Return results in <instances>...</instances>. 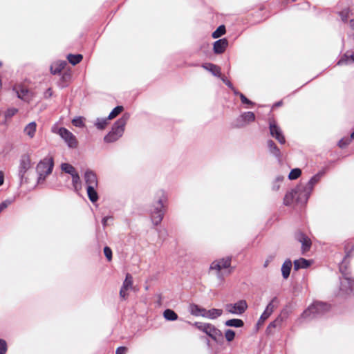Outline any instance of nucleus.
Returning a JSON list of instances; mask_svg holds the SVG:
<instances>
[{
	"label": "nucleus",
	"mask_w": 354,
	"mask_h": 354,
	"mask_svg": "<svg viewBox=\"0 0 354 354\" xmlns=\"http://www.w3.org/2000/svg\"><path fill=\"white\" fill-rule=\"evenodd\" d=\"M324 171H320L306 183H300L291 191L286 193L283 198V204L286 206L292 205L293 203L305 205L315 185H317L324 175Z\"/></svg>",
	"instance_id": "nucleus-1"
},
{
	"label": "nucleus",
	"mask_w": 354,
	"mask_h": 354,
	"mask_svg": "<svg viewBox=\"0 0 354 354\" xmlns=\"http://www.w3.org/2000/svg\"><path fill=\"white\" fill-rule=\"evenodd\" d=\"M330 308V305L325 302L315 301L301 313L297 322L302 324L321 317L329 311Z\"/></svg>",
	"instance_id": "nucleus-2"
},
{
	"label": "nucleus",
	"mask_w": 354,
	"mask_h": 354,
	"mask_svg": "<svg viewBox=\"0 0 354 354\" xmlns=\"http://www.w3.org/2000/svg\"><path fill=\"white\" fill-rule=\"evenodd\" d=\"M130 118V114L125 113L113 125L111 130L104 138L105 142L111 143L121 138L124 131V127Z\"/></svg>",
	"instance_id": "nucleus-3"
},
{
	"label": "nucleus",
	"mask_w": 354,
	"mask_h": 354,
	"mask_svg": "<svg viewBox=\"0 0 354 354\" xmlns=\"http://www.w3.org/2000/svg\"><path fill=\"white\" fill-rule=\"evenodd\" d=\"M53 167L54 160L51 156H47L39 162L36 167L38 174L37 184L45 181L46 178L52 173Z\"/></svg>",
	"instance_id": "nucleus-4"
},
{
	"label": "nucleus",
	"mask_w": 354,
	"mask_h": 354,
	"mask_svg": "<svg viewBox=\"0 0 354 354\" xmlns=\"http://www.w3.org/2000/svg\"><path fill=\"white\" fill-rule=\"evenodd\" d=\"M167 197L163 191H160L158 193V199L151 205L150 208V212H154V213H158L157 216H153V224L155 225H159L164 217V204L167 202Z\"/></svg>",
	"instance_id": "nucleus-5"
},
{
	"label": "nucleus",
	"mask_w": 354,
	"mask_h": 354,
	"mask_svg": "<svg viewBox=\"0 0 354 354\" xmlns=\"http://www.w3.org/2000/svg\"><path fill=\"white\" fill-rule=\"evenodd\" d=\"M194 326L199 330L205 333L216 342H222L223 341V335L222 332L214 325L209 323L195 322Z\"/></svg>",
	"instance_id": "nucleus-6"
},
{
	"label": "nucleus",
	"mask_w": 354,
	"mask_h": 354,
	"mask_svg": "<svg viewBox=\"0 0 354 354\" xmlns=\"http://www.w3.org/2000/svg\"><path fill=\"white\" fill-rule=\"evenodd\" d=\"M231 257H227L218 260L214 261L209 267L210 270H215L216 272V276L219 279H223V275L221 274L222 269L228 268L231 266Z\"/></svg>",
	"instance_id": "nucleus-7"
},
{
	"label": "nucleus",
	"mask_w": 354,
	"mask_h": 354,
	"mask_svg": "<svg viewBox=\"0 0 354 354\" xmlns=\"http://www.w3.org/2000/svg\"><path fill=\"white\" fill-rule=\"evenodd\" d=\"M255 115L252 111L242 113L233 122L232 126L234 128H243L250 123L254 122Z\"/></svg>",
	"instance_id": "nucleus-8"
},
{
	"label": "nucleus",
	"mask_w": 354,
	"mask_h": 354,
	"mask_svg": "<svg viewBox=\"0 0 354 354\" xmlns=\"http://www.w3.org/2000/svg\"><path fill=\"white\" fill-rule=\"evenodd\" d=\"M31 167V160L28 154H24L21 156L19 170H18V176L20 179L21 184L24 182L27 181V178L25 177V174L27 171Z\"/></svg>",
	"instance_id": "nucleus-9"
},
{
	"label": "nucleus",
	"mask_w": 354,
	"mask_h": 354,
	"mask_svg": "<svg viewBox=\"0 0 354 354\" xmlns=\"http://www.w3.org/2000/svg\"><path fill=\"white\" fill-rule=\"evenodd\" d=\"M57 133L65 141L68 147L72 149L77 147V140L75 136L64 127H60L57 129Z\"/></svg>",
	"instance_id": "nucleus-10"
},
{
	"label": "nucleus",
	"mask_w": 354,
	"mask_h": 354,
	"mask_svg": "<svg viewBox=\"0 0 354 354\" xmlns=\"http://www.w3.org/2000/svg\"><path fill=\"white\" fill-rule=\"evenodd\" d=\"M248 308V304L245 300H239L234 304H227L225 305V310L229 313L233 315H242Z\"/></svg>",
	"instance_id": "nucleus-11"
},
{
	"label": "nucleus",
	"mask_w": 354,
	"mask_h": 354,
	"mask_svg": "<svg viewBox=\"0 0 354 354\" xmlns=\"http://www.w3.org/2000/svg\"><path fill=\"white\" fill-rule=\"evenodd\" d=\"M270 133L272 137L275 138L280 144L286 143V139L281 128L277 124L275 121H270L269 123Z\"/></svg>",
	"instance_id": "nucleus-12"
},
{
	"label": "nucleus",
	"mask_w": 354,
	"mask_h": 354,
	"mask_svg": "<svg viewBox=\"0 0 354 354\" xmlns=\"http://www.w3.org/2000/svg\"><path fill=\"white\" fill-rule=\"evenodd\" d=\"M295 237L297 241L301 243V251L303 254L309 251L312 245V242L310 239L307 235L301 232H297L295 233Z\"/></svg>",
	"instance_id": "nucleus-13"
},
{
	"label": "nucleus",
	"mask_w": 354,
	"mask_h": 354,
	"mask_svg": "<svg viewBox=\"0 0 354 354\" xmlns=\"http://www.w3.org/2000/svg\"><path fill=\"white\" fill-rule=\"evenodd\" d=\"M277 302V298L274 297L271 301L267 305L265 310L261 314L259 319L257 322V325H261L264 323V322L268 319V317L272 313L274 308L275 307L274 303Z\"/></svg>",
	"instance_id": "nucleus-14"
},
{
	"label": "nucleus",
	"mask_w": 354,
	"mask_h": 354,
	"mask_svg": "<svg viewBox=\"0 0 354 354\" xmlns=\"http://www.w3.org/2000/svg\"><path fill=\"white\" fill-rule=\"evenodd\" d=\"M133 288V277L132 276L127 273L126 274V277L124 281H123L122 286L120 290V297L122 299H126L127 294V291Z\"/></svg>",
	"instance_id": "nucleus-15"
},
{
	"label": "nucleus",
	"mask_w": 354,
	"mask_h": 354,
	"mask_svg": "<svg viewBox=\"0 0 354 354\" xmlns=\"http://www.w3.org/2000/svg\"><path fill=\"white\" fill-rule=\"evenodd\" d=\"M339 289L344 294H351L354 290V281L347 277L342 279Z\"/></svg>",
	"instance_id": "nucleus-16"
},
{
	"label": "nucleus",
	"mask_w": 354,
	"mask_h": 354,
	"mask_svg": "<svg viewBox=\"0 0 354 354\" xmlns=\"http://www.w3.org/2000/svg\"><path fill=\"white\" fill-rule=\"evenodd\" d=\"M84 178L86 184V187L98 186L97 175L92 170L87 169L84 173Z\"/></svg>",
	"instance_id": "nucleus-17"
},
{
	"label": "nucleus",
	"mask_w": 354,
	"mask_h": 354,
	"mask_svg": "<svg viewBox=\"0 0 354 354\" xmlns=\"http://www.w3.org/2000/svg\"><path fill=\"white\" fill-rule=\"evenodd\" d=\"M227 46H228V41L227 39L223 38V39L216 40L214 43V47H213L214 52L216 54H221L225 50Z\"/></svg>",
	"instance_id": "nucleus-18"
},
{
	"label": "nucleus",
	"mask_w": 354,
	"mask_h": 354,
	"mask_svg": "<svg viewBox=\"0 0 354 354\" xmlns=\"http://www.w3.org/2000/svg\"><path fill=\"white\" fill-rule=\"evenodd\" d=\"M14 90L15 91L17 97L22 100L28 102L30 100L31 95L28 88L20 86L15 87Z\"/></svg>",
	"instance_id": "nucleus-19"
},
{
	"label": "nucleus",
	"mask_w": 354,
	"mask_h": 354,
	"mask_svg": "<svg viewBox=\"0 0 354 354\" xmlns=\"http://www.w3.org/2000/svg\"><path fill=\"white\" fill-rule=\"evenodd\" d=\"M267 145L269 150V152L272 154L279 162L281 160V153L279 147L276 145L274 142L272 140H268L267 141Z\"/></svg>",
	"instance_id": "nucleus-20"
},
{
	"label": "nucleus",
	"mask_w": 354,
	"mask_h": 354,
	"mask_svg": "<svg viewBox=\"0 0 354 354\" xmlns=\"http://www.w3.org/2000/svg\"><path fill=\"white\" fill-rule=\"evenodd\" d=\"M202 67L209 71L214 76L216 77H221V68L218 66L217 65H215L212 63H205L202 64Z\"/></svg>",
	"instance_id": "nucleus-21"
},
{
	"label": "nucleus",
	"mask_w": 354,
	"mask_h": 354,
	"mask_svg": "<svg viewBox=\"0 0 354 354\" xmlns=\"http://www.w3.org/2000/svg\"><path fill=\"white\" fill-rule=\"evenodd\" d=\"M292 266V263L290 259H288L283 262L281 268L283 279H286L289 277Z\"/></svg>",
	"instance_id": "nucleus-22"
},
{
	"label": "nucleus",
	"mask_w": 354,
	"mask_h": 354,
	"mask_svg": "<svg viewBox=\"0 0 354 354\" xmlns=\"http://www.w3.org/2000/svg\"><path fill=\"white\" fill-rule=\"evenodd\" d=\"M66 65L67 62L66 61L55 62L50 66V72L53 75L59 74Z\"/></svg>",
	"instance_id": "nucleus-23"
},
{
	"label": "nucleus",
	"mask_w": 354,
	"mask_h": 354,
	"mask_svg": "<svg viewBox=\"0 0 354 354\" xmlns=\"http://www.w3.org/2000/svg\"><path fill=\"white\" fill-rule=\"evenodd\" d=\"M223 314V310L212 308L210 310H206L205 314L203 315V317L214 319L221 316Z\"/></svg>",
	"instance_id": "nucleus-24"
},
{
	"label": "nucleus",
	"mask_w": 354,
	"mask_h": 354,
	"mask_svg": "<svg viewBox=\"0 0 354 354\" xmlns=\"http://www.w3.org/2000/svg\"><path fill=\"white\" fill-rule=\"evenodd\" d=\"M310 266V261L304 258H300L294 261V269L295 270H299V269H305L308 268Z\"/></svg>",
	"instance_id": "nucleus-25"
},
{
	"label": "nucleus",
	"mask_w": 354,
	"mask_h": 354,
	"mask_svg": "<svg viewBox=\"0 0 354 354\" xmlns=\"http://www.w3.org/2000/svg\"><path fill=\"white\" fill-rule=\"evenodd\" d=\"M189 313L194 316H201L203 317V314H205L206 309L200 307L197 304H190L189 307Z\"/></svg>",
	"instance_id": "nucleus-26"
},
{
	"label": "nucleus",
	"mask_w": 354,
	"mask_h": 354,
	"mask_svg": "<svg viewBox=\"0 0 354 354\" xmlns=\"http://www.w3.org/2000/svg\"><path fill=\"white\" fill-rule=\"evenodd\" d=\"M36 129V122H31L25 127L24 131L30 138H32L35 136Z\"/></svg>",
	"instance_id": "nucleus-27"
},
{
	"label": "nucleus",
	"mask_w": 354,
	"mask_h": 354,
	"mask_svg": "<svg viewBox=\"0 0 354 354\" xmlns=\"http://www.w3.org/2000/svg\"><path fill=\"white\" fill-rule=\"evenodd\" d=\"M97 187H86L88 197L89 198V200L93 203L97 202L99 198L98 194L96 191Z\"/></svg>",
	"instance_id": "nucleus-28"
},
{
	"label": "nucleus",
	"mask_w": 354,
	"mask_h": 354,
	"mask_svg": "<svg viewBox=\"0 0 354 354\" xmlns=\"http://www.w3.org/2000/svg\"><path fill=\"white\" fill-rule=\"evenodd\" d=\"M354 62V53L348 55V53H345L338 61L337 65H348Z\"/></svg>",
	"instance_id": "nucleus-29"
},
{
	"label": "nucleus",
	"mask_w": 354,
	"mask_h": 354,
	"mask_svg": "<svg viewBox=\"0 0 354 354\" xmlns=\"http://www.w3.org/2000/svg\"><path fill=\"white\" fill-rule=\"evenodd\" d=\"M226 326L241 328L244 326V322L240 319H228L225 322Z\"/></svg>",
	"instance_id": "nucleus-30"
},
{
	"label": "nucleus",
	"mask_w": 354,
	"mask_h": 354,
	"mask_svg": "<svg viewBox=\"0 0 354 354\" xmlns=\"http://www.w3.org/2000/svg\"><path fill=\"white\" fill-rule=\"evenodd\" d=\"M109 120H110V119H108V117L106 118H97L95 122V126L97 129L103 130L107 126Z\"/></svg>",
	"instance_id": "nucleus-31"
},
{
	"label": "nucleus",
	"mask_w": 354,
	"mask_h": 354,
	"mask_svg": "<svg viewBox=\"0 0 354 354\" xmlns=\"http://www.w3.org/2000/svg\"><path fill=\"white\" fill-rule=\"evenodd\" d=\"M82 58L83 57L81 54H68L67 55V59L73 66L80 63L82 61Z\"/></svg>",
	"instance_id": "nucleus-32"
},
{
	"label": "nucleus",
	"mask_w": 354,
	"mask_h": 354,
	"mask_svg": "<svg viewBox=\"0 0 354 354\" xmlns=\"http://www.w3.org/2000/svg\"><path fill=\"white\" fill-rule=\"evenodd\" d=\"M163 316L168 321H175L178 319V315L171 309H166L163 313Z\"/></svg>",
	"instance_id": "nucleus-33"
},
{
	"label": "nucleus",
	"mask_w": 354,
	"mask_h": 354,
	"mask_svg": "<svg viewBox=\"0 0 354 354\" xmlns=\"http://www.w3.org/2000/svg\"><path fill=\"white\" fill-rule=\"evenodd\" d=\"M61 169L63 171L71 176L77 172L75 167L69 163H62L61 165Z\"/></svg>",
	"instance_id": "nucleus-34"
},
{
	"label": "nucleus",
	"mask_w": 354,
	"mask_h": 354,
	"mask_svg": "<svg viewBox=\"0 0 354 354\" xmlns=\"http://www.w3.org/2000/svg\"><path fill=\"white\" fill-rule=\"evenodd\" d=\"M124 107L122 106H115L109 113L108 119L112 120L117 117L120 113L122 112Z\"/></svg>",
	"instance_id": "nucleus-35"
},
{
	"label": "nucleus",
	"mask_w": 354,
	"mask_h": 354,
	"mask_svg": "<svg viewBox=\"0 0 354 354\" xmlns=\"http://www.w3.org/2000/svg\"><path fill=\"white\" fill-rule=\"evenodd\" d=\"M225 33V27L224 25L219 26L212 33L213 38H218Z\"/></svg>",
	"instance_id": "nucleus-36"
},
{
	"label": "nucleus",
	"mask_w": 354,
	"mask_h": 354,
	"mask_svg": "<svg viewBox=\"0 0 354 354\" xmlns=\"http://www.w3.org/2000/svg\"><path fill=\"white\" fill-rule=\"evenodd\" d=\"M301 171L300 169H299V168L292 169L288 175V178L290 180H295V179L298 178L301 176Z\"/></svg>",
	"instance_id": "nucleus-37"
},
{
	"label": "nucleus",
	"mask_w": 354,
	"mask_h": 354,
	"mask_svg": "<svg viewBox=\"0 0 354 354\" xmlns=\"http://www.w3.org/2000/svg\"><path fill=\"white\" fill-rule=\"evenodd\" d=\"M225 337L227 342H232L235 337V332L231 329L225 331Z\"/></svg>",
	"instance_id": "nucleus-38"
},
{
	"label": "nucleus",
	"mask_w": 354,
	"mask_h": 354,
	"mask_svg": "<svg viewBox=\"0 0 354 354\" xmlns=\"http://www.w3.org/2000/svg\"><path fill=\"white\" fill-rule=\"evenodd\" d=\"M72 124L77 127H82L84 126L83 118L82 117H77L72 120Z\"/></svg>",
	"instance_id": "nucleus-39"
},
{
	"label": "nucleus",
	"mask_w": 354,
	"mask_h": 354,
	"mask_svg": "<svg viewBox=\"0 0 354 354\" xmlns=\"http://www.w3.org/2000/svg\"><path fill=\"white\" fill-rule=\"evenodd\" d=\"M13 200L6 199L0 203V213L12 204Z\"/></svg>",
	"instance_id": "nucleus-40"
},
{
	"label": "nucleus",
	"mask_w": 354,
	"mask_h": 354,
	"mask_svg": "<svg viewBox=\"0 0 354 354\" xmlns=\"http://www.w3.org/2000/svg\"><path fill=\"white\" fill-rule=\"evenodd\" d=\"M353 251H354V245L353 244H347L345 246L346 256H345L344 260L347 257H350L351 256V252Z\"/></svg>",
	"instance_id": "nucleus-41"
},
{
	"label": "nucleus",
	"mask_w": 354,
	"mask_h": 354,
	"mask_svg": "<svg viewBox=\"0 0 354 354\" xmlns=\"http://www.w3.org/2000/svg\"><path fill=\"white\" fill-rule=\"evenodd\" d=\"M8 346L6 340L0 339V354H6Z\"/></svg>",
	"instance_id": "nucleus-42"
},
{
	"label": "nucleus",
	"mask_w": 354,
	"mask_h": 354,
	"mask_svg": "<svg viewBox=\"0 0 354 354\" xmlns=\"http://www.w3.org/2000/svg\"><path fill=\"white\" fill-rule=\"evenodd\" d=\"M72 177V183L75 189L77 187V185L80 183V178L77 172L71 176Z\"/></svg>",
	"instance_id": "nucleus-43"
},
{
	"label": "nucleus",
	"mask_w": 354,
	"mask_h": 354,
	"mask_svg": "<svg viewBox=\"0 0 354 354\" xmlns=\"http://www.w3.org/2000/svg\"><path fill=\"white\" fill-rule=\"evenodd\" d=\"M104 254L108 261H110L112 259V250L109 247L106 246L104 248Z\"/></svg>",
	"instance_id": "nucleus-44"
},
{
	"label": "nucleus",
	"mask_w": 354,
	"mask_h": 354,
	"mask_svg": "<svg viewBox=\"0 0 354 354\" xmlns=\"http://www.w3.org/2000/svg\"><path fill=\"white\" fill-rule=\"evenodd\" d=\"M240 99L243 104H246L248 106H253L254 104L253 102L248 99L244 95H241Z\"/></svg>",
	"instance_id": "nucleus-45"
},
{
	"label": "nucleus",
	"mask_w": 354,
	"mask_h": 354,
	"mask_svg": "<svg viewBox=\"0 0 354 354\" xmlns=\"http://www.w3.org/2000/svg\"><path fill=\"white\" fill-rule=\"evenodd\" d=\"M350 142V139L349 138H342L339 142H338V146L340 147V148H344L346 147Z\"/></svg>",
	"instance_id": "nucleus-46"
},
{
	"label": "nucleus",
	"mask_w": 354,
	"mask_h": 354,
	"mask_svg": "<svg viewBox=\"0 0 354 354\" xmlns=\"http://www.w3.org/2000/svg\"><path fill=\"white\" fill-rule=\"evenodd\" d=\"M348 10H344L339 13L343 21H346L347 20L348 17Z\"/></svg>",
	"instance_id": "nucleus-47"
},
{
	"label": "nucleus",
	"mask_w": 354,
	"mask_h": 354,
	"mask_svg": "<svg viewBox=\"0 0 354 354\" xmlns=\"http://www.w3.org/2000/svg\"><path fill=\"white\" fill-rule=\"evenodd\" d=\"M274 257H275L274 254H270V255L268 256L264 262L263 267L267 268L268 266L269 263L274 260Z\"/></svg>",
	"instance_id": "nucleus-48"
},
{
	"label": "nucleus",
	"mask_w": 354,
	"mask_h": 354,
	"mask_svg": "<svg viewBox=\"0 0 354 354\" xmlns=\"http://www.w3.org/2000/svg\"><path fill=\"white\" fill-rule=\"evenodd\" d=\"M221 80L223 81V82L227 86H228L230 88H232L233 87V85L227 79L226 77L225 76H222L221 75V77H219Z\"/></svg>",
	"instance_id": "nucleus-49"
},
{
	"label": "nucleus",
	"mask_w": 354,
	"mask_h": 354,
	"mask_svg": "<svg viewBox=\"0 0 354 354\" xmlns=\"http://www.w3.org/2000/svg\"><path fill=\"white\" fill-rule=\"evenodd\" d=\"M113 217L112 216H104L102 220V224L104 227H106L107 225H109V221H112Z\"/></svg>",
	"instance_id": "nucleus-50"
},
{
	"label": "nucleus",
	"mask_w": 354,
	"mask_h": 354,
	"mask_svg": "<svg viewBox=\"0 0 354 354\" xmlns=\"http://www.w3.org/2000/svg\"><path fill=\"white\" fill-rule=\"evenodd\" d=\"M127 348L124 346H120L117 348L115 354H125Z\"/></svg>",
	"instance_id": "nucleus-51"
},
{
	"label": "nucleus",
	"mask_w": 354,
	"mask_h": 354,
	"mask_svg": "<svg viewBox=\"0 0 354 354\" xmlns=\"http://www.w3.org/2000/svg\"><path fill=\"white\" fill-rule=\"evenodd\" d=\"M280 323V321L279 319H275L274 321L270 323L269 326H268V329H270L271 328H275L277 326V325Z\"/></svg>",
	"instance_id": "nucleus-52"
},
{
	"label": "nucleus",
	"mask_w": 354,
	"mask_h": 354,
	"mask_svg": "<svg viewBox=\"0 0 354 354\" xmlns=\"http://www.w3.org/2000/svg\"><path fill=\"white\" fill-rule=\"evenodd\" d=\"M44 97L48 99L50 98L53 95V91L50 88H48L45 92H44Z\"/></svg>",
	"instance_id": "nucleus-53"
},
{
	"label": "nucleus",
	"mask_w": 354,
	"mask_h": 354,
	"mask_svg": "<svg viewBox=\"0 0 354 354\" xmlns=\"http://www.w3.org/2000/svg\"><path fill=\"white\" fill-rule=\"evenodd\" d=\"M230 89L233 91V93L235 95H238V96H239V97H241V95H243L242 93L237 91L234 86L232 88H231Z\"/></svg>",
	"instance_id": "nucleus-54"
},
{
	"label": "nucleus",
	"mask_w": 354,
	"mask_h": 354,
	"mask_svg": "<svg viewBox=\"0 0 354 354\" xmlns=\"http://www.w3.org/2000/svg\"><path fill=\"white\" fill-rule=\"evenodd\" d=\"M279 187H280V183H277L274 181L272 185V189L274 191H277V190H279Z\"/></svg>",
	"instance_id": "nucleus-55"
},
{
	"label": "nucleus",
	"mask_w": 354,
	"mask_h": 354,
	"mask_svg": "<svg viewBox=\"0 0 354 354\" xmlns=\"http://www.w3.org/2000/svg\"><path fill=\"white\" fill-rule=\"evenodd\" d=\"M283 180V177L282 176H279L276 178L275 182L277 183H281Z\"/></svg>",
	"instance_id": "nucleus-56"
},
{
	"label": "nucleus",
	"mask_w": 354,
	"mask_h": 354,
	"mask_svg": "<svg viewBox=\"0 0 354 354\" xmlns=\"http://www.w3.org/2000/svg\"><path fill=\"white\" fill-rule=\"evenodd\" d=\"M4 183V176L3 174L0 171V186H1Z\"/></svg>",
	"instance_id": "nucleus-57"
},
{
	"label": "nucleus",
	"mask_w": 354,
	"mask_h": 354,
	"mask_svg": "<svg viewBox=\"0 0 354 354\" xmlns=\"http://www.w3.org/2000/svg\"><path fill=\"white\" fill-rule=\"evenodd\" d=\"M159 214L157 212L154 213V212H150V215H151V219L152 221V223H153V216H157Z\"/></svg>",
	"instance_id": "nucleus-58"
},
{
	"label": "nucleus",
	"mask_w": 354,
	"mask_h": 354,
	"mask_svg": "<svg viewBox=\"0 0 354 354\" xmlns=\"http://www.w3.org/2000/svg\"><path fill=\"white\" fill-rule=\"evenodd\" d=\"M349 25L352 29H354V19L350 20Z\"/></svg>",
	"instance_id": "nucleus-59"
},
{
	"label": "nucleus",
	"mask_w": 354,
	"mask_h": 354,
	"mask_svg": "<svg viewBox=\"0 0 354 354\" xmlns=\"http://www.w3.org/2000/svg\"><path fill=\"white\" fill-rule=\"evenodd\" d=\"M282 104V102L281 101H279V102H277L274 104V106H280Z\"/></svg>",
	"instance_id": "nucleus-60"
},
{
	"label": "nucleus",
	"mask_w": 354,
	"mask_h": 354,
	"mask_svg": "<svg viewBox=\"0 0 354 354\" xmlns=\"http://www.w3.org/2000/svg\"><path fill=\"white\" fill-rule=\"evenodd\" d=\"M351 138L352 139H354V131H353V132H352V133L351 134Z\"/></svg>",
	"instance_id": "nucleus-61"
},
{
	"label": "nucleus",
	"mask_w": 354,
	"mask_h": 354,
	"mask_svg": "<svg viewBox=\"0 0 354 354\" xmlns=\"http://www.w3.org/2000/svg\"><path fill=\"white\" fill-rule=\"evenodd\" d=\"M2 66V62H0V66Z\"/></svg>",
	"instance_id": "nucleus-62"
},
{
	"label": "nucleus",
	"mask_w": 354,
	"mask_h": 354,
	"mask_svg": "<svg viewBox=\"0 0 354 354\" xmlns=\"http://www.w3.org/2000/svg\"><path fill=\"white\" fill-rule=\"evenodd\" d=\"M296 0H291V1L295 2Z\"/></svg>",
	"instance_id": "nucleus-63"
}]
</instances>
